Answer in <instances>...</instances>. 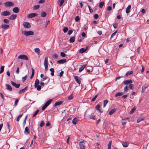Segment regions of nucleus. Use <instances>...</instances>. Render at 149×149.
Wrapping results in <instances>:
<instances>
[{
	"mask_svg": "<svg viewBox=\"0 0 149 149\" xmlns=\"http://www.w3.org/2000/svg\"><path fill=\"white\" fill-rule=\"evenodd\" d=\"M52 101V99H50L47 100L44 105L42 107V110H44L50 104Z\"/></svg>",
	"mask_w": 149,
	"mask_h": 149,
	"instance_id": "1",
	"label": "nucleus"
},
{
	"mask_svg": "<svg viewBox=\"0 0 149 149\" xmlns=\"http://www.w3.org/2000/svg\"><path fill=\"white\" fill-rule=\"evenodd\" d=\"M22 33H23L24 35L26 36H29L33 35L34 34L33 32L31 31H22Z\"/></svg>",
	"mask_w": 149,
	"mask_h": 149,
	"instance_id": "2",
	"label": "nucleus"
},
{
	"mask_svg": "<svg viewBox=\"0 0 149 149\" xmlns=\"http://www.w3.org/2000/svg\"><path fill=\"white\" fill-rule=\"evenodd\" d=\"M48 57H46L45 59L44 65L45 67V70L46 71L48 70Z\"/></svg>",
	"mask_w": 149,
	"mask_h": 149,
	"instance_id": "3",
	"label": "nucleus"
},
{
	"mask_svg": "<svg viewBox=\"0 0 149 149\" xmlns=\"http://www.w3.org/2000/svg\"><path fill=\"white\" fill-rule=\"evenodd\" d=\"M4 6L6 7H10L13 6L14 5V3L11 1H7L5 3Z\"/></svg>",
	"mask_w": 149,
	"mask_h": 149,
	"instance_id": "4",
	"label": "nucleus"
},
{
	"mask_svg": "<svg viewBox=\"0 0 149 149\" xmlns=\"http://www.w3.org/2000/svg\"><path fill=\"white\" fill-rule=\"evenodd\" d=\"M18 58L19 59H22L26 60H28V58L27 56L25 55H21L18 57Z\"/></svg>",
	"mask_w": 149,
	"mask_h": 149,
	"instance_id": "5",
	"label": "nucleus"
},
{
	"mask_svg": "<svg viewBox=\"0 0 149 149\" xmlns=\"http://www.w3.org/2000/svg\"><path fill=\"white\" fill-rule=\"evenodd\" d=\"M23 25L25 28L29 29L31 27V26L30 23L28 22H25L23 23Z\"/></svg>",
	"mask_w": 149,
	"mask_h": 149,
	"instance_id": "6",
	"label": "nucleus"
},
{
	"mask_svg": "<svg viewBox=\"0 0 149 149\" xmlns=\"http://www.w3.org/2000/svg\"><path fill=\"white\" fill-rule=\"evenodd\" d=\"M10 15V12L7 11H6L2 12L1 13V15L2 16H9Z\"/></svg>",
	"mask_w": 149,
	"mask_h": 149,
	"instance_id": "7",
	"label": "nucleus"
},
{
	"mask_svg": "<svg viewBox=\"0 0 149 149\" xmlns=\"http://www.w3.org/2000/svg\"><path fill=\"white\" fill-rule=\"evenodd\" d=\"M132 83V81L131 79L127 80L124 81L123 83L125 85L130 84Z\"/></svg>",
	"mask_w": 149,
	"mask_h": 149,
	"instance_id": "8",
	"label": "nucleus"
},
{
	"mask_svg": "<svg viewBox=\"0 0 149 149\" xmlns=\"http://www.w3.org/2000/svg\"><path fill=\"white\" fill-rule=\"evenodd\" d=\"M37 14L35 13H32L29 14L27 16V17L29 18H31L35 17Z\"/></svg>",
	"mask_w": 149,
	"mask_h": 149,
	"instance_id": "9",
	"label": "nucleus"
},
{
	"mask_svg": "<svg viewBox=\"0 0 149 149\" xmlns=\"http://www.w3.org/2000/svg\"><path fill=\"white\" fill-rule=\"evenodd\" d=\"M88 47V46H86V47L81 48L79 50V52L81 53H83L87 49Z\"/></svg>",
	"mask_w": 149,
	"mask_h": 149,
	"instance_id": "10",
	"label": "nucleus"
},
{
	"mask_svg": "<svg viewBox=\"0 0 149 149\" xmlns=\"http://www.w3.org/2000/svg\"><path fill=\"white\" fill-rule=\"evenodd\" d=\"M11 84L13 86L16 88H18L20 86V84H16L13 81H11Z\"/></svg>",
	"mask_w": 149,
	"mask_h": 149,
	"instance_id": "11",
	"label": "nucleus"
},
{
	"mask_svg": "<svg viewBox=\"0 0 149 149\" xmlns=\"http://www.w3.org/2000/svg\"><path fill=\"white\" fill-rule=\"evenodd\" d=\"M79 120V119L78 118H74L72 120V123L74 125H76V124L77 123L78 121Z\"/></svg>",
	"mask_w": 149,
	"mask_h": 149,
	"instance_id": "12",
	"label": "nucleus"
},
{
	"mask_svg": "<svg viewBox=\"0 0 149 149\" xmlns=\"http://www.w3.org/2000/svg\"><path fill=\"white\" fill-rule=\"evenodd\" d=\"M9 27V26L8 25L6 24H3L1 25V27L3 29H7Z\"/></svg>",
	"mask_w": 149,
	"mask_h": 149,
	"instance_id": "13",
	"label": "nucleus"
},
{
	"mask_svg": "<svg viewBox=\"0 0 149 149\" xmlns=\"http://www.w3.org/2000/svg\"><path fill=\"white\" fill-rule=\"evenodd\" d=\"M74 78L76 81L78 83L79 85H80L81 83L80 79H79L78 77L77 76H75Z\"/></svg>",
	"mask_w": 149,
	"mask_h": 149,
	"instance_id": "14",
	"label": "nucleus"
},
{
	"mask_svg": "<svg viewBox=\"0 0 149 149\" xmlns=\"http://www.w3.org/2000/svg\"><path fill=\"white\" fill-rule=\"evenodd\" d=\"M19 10L17 7H14L13 9V12L15 13H17L19 11Z\"/></svg>",
	"mask_w": 149,
	"mask_h": 149,
	"instance_id": "15",
	"label": "nucleus"
},
{
	"mask_svg": "<svg viewBox=\"0 0 149 149\" xmlns=\"http://www.w3.org/2000/svg\"><path fill=\"white\" fill-rule=\"evenodd\" d=\"M6 88L7 90H9L10 91H12V88L10 85L8 84H6Z\"/></svg>",
	"mask_w": 149,
	"mask_h": 149,
	"instance_id": "16",
	"label": "nucleus"
},
{
	"mask_svg": "<svg viewBox=\"0 0 149 149\" xmlns=\"http://www.w3.org/2000/svg\"><path fill=\"white\" fill-rule=\"evenodd\" d=\"M17 17V15H16L13 14L10 16L8 18L9 19L11 20L15 19Z\"/></svg>",
	"mask_w": 149,
	"mask_h": 149,
	"instance_id": "17",
	"label": "nucleus"
},
{
	"mask_svg": "<svg viewBox=\"0 0 149 149\" xmlns=\"http://www.w3.org/2000/svg\"><path fill=\"white\" fill-rule=\"evenodd\" d=\"M66 59H61L58 61H57V63L58 64H61L66 62Z\"/></svg>",
	"mask_w": 149,
	"mask_h": 149,
	"instance_id": "18",
	"label": "nucleus"
},
{
	"mask_svg": "<svg viewBox=\"0 0 149 149\" xmlns=\"http://www.w3.org/2000/svg\"><path fill=\"white\" fill-rule=\"evenodd\" d=\"M39 84V81L38 79H36L35 82L34 87L36 88Z\"/></svg>",
	"mask_w": 149,
	"mask_h": 149,
	"instance_id": "19",
	"label": "nucleus"
},
{
	"mask_svg": "<svg viewBox=\"0 0 149 149\" xmlns=\"http://www.w3.org/2000/svg\"><path fill=\"white\" fill-rule=\"evenodd\" d=\"M63 102L62 101H59L56 102L54 104V106L55 107L57 106L62 104Z\"/></svg>",
	"mask_w": 149,
	"mask_h": 149,
	"instance_id": "20",
	"label": "nucleus"
},
{
	"mask_svg": "<svg viewBox=\"0 0 149 149\" xmlns=\"http://www.w3.org/2000/svg\"><path fill=\"white\" fill-rule=\"evenodd\" d=\"M131 8V6L130 5H129L126 8V12L127 13H130Z\"/></svg>",
	"mask_w": 149,
	"mask_h": 149,
	"instance_id": "21",
	"label": "nucleus"
},
{
	"mask_svg": "<svg viewBox=\"0 0 149 149\" xmlns=\"http://www.w3.org/2000/svg\"><path fill=\"white\" fill-rule=\"evenodd\" d=\"M86 65L84 64L81 67L79 70V72H81L85 68L86 66Z\"/></svg>",
	"mask_w": 149,
	"mask_h": 149,
	"instance_id": "22",
	"label": "nucleus"
},
{
	"mask_svg": "<svg viewBox=\"0 0 149 149\" xmlns=\"http://www.w3.org/2000/svg\"><path fill=\"white\" fill-rule=\"evenodd\" d=\"M122 144L124 147H127L129 145V143L127 142H123L122 143Z\"/></svg>",
	"mask_w": 149,
	"mask_h": 149,
	"instance_id": "23",
	"label": "nucleus"
},
{
	"mask_svg": "<svg viewBox=\"0 0 149 149\" xmlns=\"http://www.w3.org/2000/svg\"><path fill=\"white\" fill-rule=\"evenodd\" d=\"M24 133L26 134H29V129L28 127H26L25 129Z\"/></svg>",
	"mask_w": 149,
	"mask_h": 149,
	"instance_id": "24",
	"label": "nucleus"
},
{
	"mask_svg": "<svg viewBox=\"0 0 149 149\" xmlns=\"http://www.w3.org/2000/svg\"><path fill=\"white\" fill-rule=\"evenodd\" d=\"M75 36H73L71 37L70 39V41L71 42H73L75 40Z\"/></svg>",
	"mask_w": 149,
	"mask_h": 149,
	"instance_id": "25",
	"label": "nucleus"
},
{
	"mask_svg": "<svg viewBox=\"0 0 149 149\" xmlns=\"http://www.w3.org/2000/svg\"><path fill=\"white\" fill-rule=\"evenodd\" d=\"M116 111V109H113L111 110L109 112V114L110 115H111L113 114L114 112H115Z\"/></svg>",
	"mask_w": 149,
	"mask_h": 149,
	"instance_id": "26",
	"label": "nucleus"
},
{
	"mask_svg": "<svg viewBox=\"0 0 149 149\" xmlns=\"http://www.w3.org/2000/svg\"><path fill=\"white\" fill-rule=\"evenodd\" d=\"M35 52L38 54H40V50L38 48H36L34 49Z\"/></svg>",
	"mask_w": 149,
	"mask_h": 149,
	"instance_id": "27",
	"label": "nucleus"
},
{
	"mask_svg": "<svg viewBox=\"0 0 149 149\" xmlns=\"http://www.w3.org/2000/svg\"><path fill=\"white\" fill-rule=\"evenodd\" d=\"M104 4V2L102 1L100 2L99 4V7L100 8H102Z\"/></svg>",
	"mask_w": 149,
	"mask_h": 149,
	"instance_id": "28",
	"label": "nucleus"
},
{
	"mask_svg": "<svg viewBox=\"0 0 149 149\" xmlns=\"http://www.w3.org/2000/svg\"><path fill=\"white\" fill-rule=\"evenodd\" d=\"M100 105L99 104L97 105L95 107V108L97 110H98L100 112L102 113V111L100 110Z\"/></svg>",
	"mask_w": 149,
	"mask_h": 149,
	"instance_id": "29",
	"label": "nucleus"
},
{
	"mask_svg": "<svg viewBox=\"0 0 149 149\" xmlns=\"http://www.w3.org/2000/svg\"><path fill=\"white\" fill-rule=\"evenodd\" d=\"M124 93L123 92H118L116 94L115 96L117 97L119 96H121Z\"/></svg>",
	"mask_w": 149,
	"mask_h": 149,
	"instance_id": "30",
	"label": "nucleus"
},
{
	"mask_svg": "<svg viewBox=\"0 0 149 149\" xmlns=\"http://www.w3.org/2000/svg\"><path fill=\"white\" fill-rule=\"evenodd\" d=\"M46 79H47V83H48L50 79L49 77H48L47 76H45L43 79H42V81H43L45 80Z\"/></svg>",
	"mask_w": 149,
	"mask_h": 149,
	"instance_id": "31",
	"label": "nucleus"
},
{
	"mask_svg": "<svg viewBox=\"0 0 149 149\" xmlns=\"http://www.w3.org/2000/svg\"><path fill=\"white\" fill-rule=\"evenodd\" d=\"M50 71L51 72V75L52 76H54V70L53 68H51L50 69Z\"/></svg>",
	"mask_w": 149,
	"mask_h": 149,
	"instance_id": "32",
	"label": "nucleus"
},
{
	"mask_svg": "<svg viewBox=\"0 0 149 149\" xmlns=\"http://www.w3.org/2000/svg\"><path fill=\"white\" fill-rule=\"evenodd\" d=\"M39 5H36L34 6L33 7V9L34 10H38L40 8Z\"/></svg>",
	"mask_w": 149,
	"mask_h": 149,
	"instance_id": "33",
	"label": "nucleus"
},
{
	"mask_svg": "<svg viewBox=\"0 0 149 149\" xmlns=\"http://www.w3.org/2000/svg\"><path fill=\"white\" fill-rule=\"evenodd\" d=\"M4 66L2 65L0 68V74L2 73L4 70Z\"/></svg>",
	"mask_w": 149,
	"mask_h": 149,
	"instance_id": "34",
	"label": "nucleus"
},
{
	"mask_svg": "<svg viewBox=\"0 0 149 149\" xmlns=\"http://www.w3.org/2000/svg\"><path fill=\"white\" fill-rule=\"evenodd\" d=\"M108 102V101L107 100H104V101L103 107H105Z\"/></svg>",
	"mask_w": 149,
	"mask_h": 149,
	"instance_id": "35",
	"label": "nucleus"
},
{
	"mask_svg": "<svg viewBox=\"0 0 149 149\" xmlns=\"http://www.w3.org/2000/svg\"><path fill=\"white\" fill-rule=\"evenodd\" d=\"M32 74L31 75V76L30 77V79H31L33 77L34 75V69H33V68H32Z\"/></svg>",
	"mask_w": 149,
	"mask_h": 149,
	"instance_id": "36",
	"label": "nucleus"
},
{
	"mask_svg": "<svg viewBox=\"0 0 149 149\" xmlns=\"http://www.w3.org/2000/svg\"><path fill=\"white\" fill-rule=\"evenodd\" d=\"M46 14L45 12H42L41 14V16L42 17H44L46 16Z\"/></svg>",
	"mask_w": 149,
	"mask_h": 149,
	"instance_id": "37",
	"label": "nucleus"
},
{
	"mask_svg": "<svg viewBox=\"0 0 149 149\" xmlns=\"http://www.w3.org/2000/svg\"><path fill=\"white\" fill-rule=\"evenodd\" d=\"M147 86H143L142 87L141 92L143 93L144 91L147 88Z\"/></svg>",
	"mask_w": 149,
	"mask_h": 149,
	"instance_id": "38",
	"label": "nucleus"
},
{
	"mask_svg": "<svg viewBox=\"0 0 149 149\" xmlns=\"http://www.w3.org/2000/svg\"><path fill=\"white\" fill-rule=\"evenodd\" d=\"M144 119V117H143L141 118H138L137 120V122L138 123L140 122L142 120H143Z\"/></svg>",
	"mask_w": 149,
	"mask_h": 149,
	"instance_id": "39",
	"label": "nucleus"
},
{
	"mask_svg": "<svg viewBox=\"0 0 149 149\" xmlns=\"http://www.w3.org/2000/svg\"><path fill=\"white\" fill-rule=\"evenodd\" d=\"M136 107H134L133 109H132L131 111L130 112V113H132L136 109Z\"/></svg>",
	"mask_w": 149,
	"mask_h": 149,
	"instance_id": "40",
	"label": "nucleus"
},
{
	"mask_svg": "<svg viewBox=\"0 0 149 149\" xmlns=\"http://www.w3.org/2000/svg\"><path fill=\"white\" fill-rule=\"evenodd\" d=\"M98 96V94H97L96 95L95 97L92 99L91 100V101L92 102H94L95 100H96V98H97V96Z\"/></svg>",
	"mask_w": 149,
	"mask_h": 149,
	"instance_id": "41",
	"label": "nucleus"
},
{
	"mask_svg": "<svg viewBox=\"0 0 149 149\" xmlns=\"http://www.w3.org/2000/svg\"><path fill=\"white\" fill-rule=\"evenodd\" d=\"M39 110H37L33 114L32 116V117H35L38 113L39 112Z\"/></svg>",
	"mask_w": 149,
	"mask_h": 149,
	"instance_id": "42",
	"label": "nucleus"
},
{
	"mask_svg": "<svg viewBox=\"0 0 149 149\" xmlns=\"http://www.w3.org/2000/svg\"><path fill=\"white\" fill-rule=\"evenodd\" d=\"M133 73V72L132 71H131L130 72H127L126 74V75L127 76H128L129 75H130L131 74H132Z\"/></svg>",
	"mask_w": 149,
	"mask_h": 149,
	"instance_id": "43",
	"label": "nucleus"
},
{
	"mask_svg": "<svg viewBox=\"0 0 149 149\" xmlns=\"http://www.w3.org/2000/svg\"><path fill=\"white\" fill-rule=\"evenodd\" d=\"M22 115V114L19 115L17 118L16 120L17 121H19L20 119V118L21 117Z\"/></svg>",
	"mask_w": 149,
	"mask_h": 149,
	"instance_id": "44",
	"label": "nucleus"
},
{
	"mask_svg": "<svg viewBox=\"0 0 149 149\" xmlns=\"http://www.w3.org/2000/svg\"><path fill=\"white\" fill-rule=\"evenodd\" d=\"M68 30V29L67 27H65L63 29V31L64 33L66 32Z\"/></svg>",
	"mask_w": 149,
	"mask_h": 149,
	"instance_id": "45",
	"label": "nucleus"
},
{
	"mask_svg": "<svg viewBox=\"0 0 149 149\" xmlns=\"http://www.w3.org/2000/svg\"><path fill=\"white\" fill-rule=\"evenodd\" d=\"M80 149H84V146L83 144H79Z\"/></svg>",
	"mask_w": 149,
	"mask_h": 149,
	"instance_id": "46",
	"label": "nucleus"
},
{
	"mask_svg": "<svg viewBox=\"0 0 149 149\" xmlns=\"http://www.w3.org/2000/svg\"><path fill=\"white\" fill-rule=\"evenodd\" d=\"M117 32V31H116L114 33H113L111 35L110 39H111L113 37H114V36H115L116 35Z\"/></svg>",
	"mask_w": 149,
	"mask_h": 149,
	"instance_id": "47",
	"label": "nucleus"
},
{
	"mask_svg": "<svg viewBox=\"0 0 149 149\" xmlns=\"http://www.w3.org/2000/svg\"><path fill=\"white\" fill-rule=\"evenodd\" d=\"M9 21L7 19H3V22L6 24H7L9 23Z\"/></svg>",
	"mask_w": 149,
	"mask_h": 149,
	"instance_id": "48",
	"label": "nucleus"
},
{
	"mask_svg": "<svg viewBox=\"0 0 149 149\" xmlns=\"http://www.w3.org/2000/svg\"><path fill=\"white\" fill-rule=\"evenodd\" d=\"M65 0H61L59 3V6L61 7L64 2Z\"/></svg>",
	"mask_w": 149,
	"mask_h": 149,
	"instance_id": "49",
	"label": "nucleus"
},
{
	"mask_svg": "<svg viewBox=\"0 0 149 149\" xmlns=\"http://www.w3.org/2000/svg\"><path fill=\"white\" fill-rule=\"evenodd\" d=\"M73 32V31L72 29L69 30L68 31V34L69 35H71Z\"/></svg>",
	"mask_w": 149,
	"mask_h": 149,
	"instance_id": "50",
	"label": "nucleus"
},
{
	"mask_svg": "<svg viewBox=\"0 0 149 149\" xmlns=\"http://www.w3.org/2000/svg\"><path fill=\"white\" fill-rule=\"evenodd\" d=\"M129 89L128 87V86H126L124 88V90L125 92L127 91Z\"/></svg>",
	"mask_w": 149,
	"mask_h": 149,
	"instance_id": "51",
	"label": "nucleus"
},
{
	"mask_svg": "<svg viewBox=\"0 0 149 149\" xmlns=\"http://www.w3.org/2000/svg\"><path fill=\"white\" fill-rule=\"evenodd\" d=\"M24 90H23V89H22L19 90L18 93L19 94H21L22 93H24Z\"/></svg>",
	"mask_w": 149,
	"mask_h": 149,
	"instance_id": "52",
	"label": "nucleus"
},
{
	"mask_svg": "<svg viewBox=\"0 0 149 149\" xmlns=\"http://www.w3.org/2000/svg\"><path fill=\"white\" fill-rule=\"evenodd\" d=\"M129 87L130 89H134V86L133 84H130L129 86Z\"/></svg>",
	"mask_w": 149,
	"mask_h": 149,
	"instance_id": "53",
	"label": "nucleus"
},
{
	"mask_svg": "<svg viewBox=\"0 0 149 149\" xmlns=\"http://www.w3.org/2000/svg\"><path fill=\"white\" fill-rule=\"evenodd\" d=\"M36 87H37V90L38 91L40 90L41 88V86L40 85L37 86Z\"/></svg>",
	"mask_w": 149,
	"mask_h": 149,
	"instance_id": "54",
	"label": "nucleus"
},
{
	"mask_svg": "<svg viewBox=\"0 0 149 149\" xmlns=\"http://www.w3.org/2000/svg\"><path fill=\"white\" fill-rule=\"evenodd\" d=\"M19 100L18 99H16L14 105L15 106H16L17 105V103L18 102Z\"/></svg>",
	"mask_w": 149,
	"mask_h": 149,
	"instance_id": "55",
	"label": "nucleus"
},
{
	"mask_svg": "<svg viewBox=\"0 0 149 149\" xmlns=\"http://www.w3.org/2000/svg\"><path fill=\"white\" fill-rule=\"evenodd\" d=\"M61 56L63 57H64L65 56V54L63 52H61L60 53Z\"/></svg>",
	"mask_w": 149,
	"mask_h": 149,
	"instance_id": "56",
	"label": "nucleus"
},
{
	"mask_svg": "<svg viewBox=\"0 0 149 149\" xmlns=\"http://www.w3.org/2000/svg\"><path fill=\"white\" fill-rule=\"evenodd\" d=\"M80 19V18L79 17L77 16L75 18V20L76 22H78Z\"/></svg>",
	"mask_w": 149,
	"mask_h": 149,
	"instance_id": "57",
	"label": "nucleus"
},
{
	"mask_svg": "<svg viewBox=\"0 0 149 149\" xmlns=\"http://www.w3.org/2000/svg\"><path fill=\"white\" fill-rule=\"evenodd\" d=\"M88 6L89 8L90 12L91 13H92L93 10L91 8V7L89 5H88Z\"/></svg>",
	"mask_w": 149,
	"mask_h": 149,
	"instance_id": "58",
	"label": "nucleus"
},
{
	"mask_svg": "<svg viewBox=\"0 0 149 149\" xmlns=\"http://www.w3.org/2000/svg\"><path fill=\"white\" fill-rule=\"evenodd\" d=\"M118 25L117 23H115L113 24V26L114 28H117L118 27Z\"/></svg>",
	"mask_w": 149,
	"mask_h": 149,
	"instance_id": "59",
	"label": "nucleus"
},
{
	"mask_svg": "<svg viewBox=\"0 0 149 149\" xmlns=\"http://www.w3.org/2000/svg\"><path fill=\"white\" fill-rule=\"evenodd\" d=\"M73 97V96L72 95H71L70 96H69L68 97V99L69 100H71L72 99Z\"/></svg>",
	"mask_w": 149,
	"mask_h": 149,
	"instance_id": "60",
	"label": "nucleus"
},
{
	"mask_svg": "<svg viewBox=\"0 0 149 149\" xmlns=\"http://www.w3.org/2000/svg\"><path fill=\"white\" fill-rule=\"evenodd\" d=\"M63 73H64L63 71H61L59 75V76H60V77H62L63 75Z\"/></svg>",
	"mask_w": 149,
	"mask_h": 149,
	"instance_id": "61",
	"label": "nucleus"
},
{
	"mask_svg": "<svg viewBox=\"0 0 149 149\" xmlns=\"http://www.w3.org/2000/svg\"><path fill=\"white\" fill-rule=\"evenodd\" d=\"M44 125V123L43 121H41L40 124V126L42 127Z\"/></svg>",
	"mask_w": 149,
	"mask_h": 149,
	"instance_id": "62",
	"label": "nucleus"
},
{
	"mask_svg": "<svg viewBox=\"0 0 149 149\" xmlns=\"http://www.w3.org/2000/svg\"><path fill=\"white\" fill-rule=\"evenodd\" d=\"M26 78H27L26 75H25V77H23L22 78V81L23 82L25 81V80H26Z\"/></svg>",
	"mask_w": 149,
	"mask_h": 149,
	"instance_id": "63",
	"label": "nucleus"
},
{
	"mask_svg": "<svg viewBox=\"0 0 149 149\" xmlns=\"http://www.w3.org/2000/svg\"><path fill=\"white\" fill-rule=\"evenodd\" d=\"M53 57L56 59L58 58V56L56 54H53Z\"/></svg>",
	"mask_w": 149,
	"mask_h": 149,
	"instance_id": "64",
	"label": "nucleus"
}]
</instances>
